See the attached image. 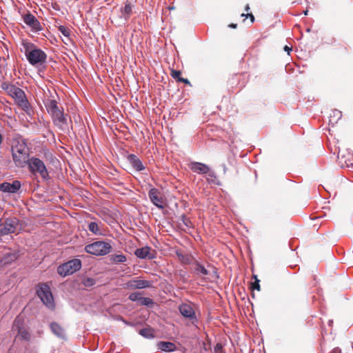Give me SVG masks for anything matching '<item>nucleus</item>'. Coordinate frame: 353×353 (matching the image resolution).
I'll list each match as a JSON object with an SVG mask.
<instances>
[{
    "instance_id": "25",
    "label": "nucleus",
    "mask_w": 353,
    "mask_h": 353,
    "mask_svg": "<svg viewBox=\"0 0 353 353\" xmlns=\"http://www.w3.org/2000/svg\"><path fill=\"white\" fill-rule=\"evenodd\" d=\"M17 259V255L15 253L10 252V250L6 252L3 256L1 259V263L3 265L10 263Z\"/></svg>"
},
{
    "instance_id": "31",
    "label": "nucleus",
    "mask_w": 353,
    "mask_h": 353,
    "mask_svg": "<svg viewBox=\"0 0 353 353\" xmlns=\"http://www.w3.org/2000/svg\"><path fill=\"white\" fill-rule=\"evenodd\" d=\"M141 305L151 306L153 305V301L149 297H141L139 302Z\"/></svg>"
},
{
    "instance_id": "30",
    "label": "nucleus",
    "mask_w": 353,
    "mask_h": 353,
    "mask_svg": "<svg viewBox=\"0 0 353 353\" xmlns=\"http://www.w3.org/2000/svg\"><path fill=\"white\" fill-rule=\"evenodd\" d=\"M180 220L183 223V224L188 228H193V224L192 221H190V218H188L185 214H183L181 216Z\"/></svg>"
},
{
    "instance_id": "8",
    "label": "nucleus",
    "mask_w": 353,
    "mask_h": 353,
    "mask_svg": "<svg viewBox=\"0 0 353 353\" xmlns=\"http://www.w3.org/2000/svg\"><path fill=\"white\" fill-rule=\"evenodd\" d=\"M81 268V261L80 259H72L62 265H60L57 268V272L62 276L72 274L77 271L79 270Z\"/></svg>"
},
{
    "instance_id": "1",
    "label": "nucleus",
    "mask_w": 353,
    "mask_h": 353,
    "mask_svg": "<svg viewBox=\"0 0 353 353\" xmlns=\"http://www.w3.org/2000/svg\"><path fill=\"white\" fill-rule=\"evenodd\" d=\"M26 57L31 65L38 66L46 63L47 54L41 49L37 48L33 43L23 41L21 43Z\"/></svg>"
},
{
    "instance_id": "21",
    "label": "nucleus",
    "mask_w": 353,
    "mask_h": 353,
    "mask_svg": "<svg viewBox=\"0 0 353 353\" xmlns=\"http://www.w3.org/2000/svg\"><path fill=\"white\" fill-rule=\"evenodd\" d=\"M157 347L163 352H171L176 350V346L174 343L168 341H160L157 343Z\"/></svg>"
},
{
    "instance_id": "41",
    "label": "nucleus",
    "mask_w": 353,
    "mask_h": 353,
    "mask_svg": "<svg viewBox=\"0 0 353 353\" xmlns=\"http://www.w3.org/2000/svg\"><path fill=\"white\" fill-rule=\"evenodd\" d=\"M236 26H237V25H236V24H235V23H231V24H230V25H229V27H230V28H236Z\"/></svg>"
},
{
    "instance_id": "3",
    "label": "nucleus",
    "mask_w": 353,
    "mask_h": 353,
    "mask_svg": "<svg viewBox=\"0 0 353 353\" xmlns=\"http://www.w3.org/2000/svg\"><path fill=\"white\" fill-rule=\"evenodd\" d=\"M12 154L15 165L21 168L27 165L30 159L29 158L28 149L25 143L18 142L12 145Z\"/></svg>"
},
{
    "instance_id": "40",
    "label": "nucleus",
    "mask_w": 353,
    "mask_h": 353,
    "mask_svg": "<svg viewBox=\"0 0 353 353\" xmlns=\"http://www.w3.org/2000/svg\"><path fill=\"white\" fill-rule=\"evenodd\" d=\"M341 352V350L338 348L336 349H334L333 350H332L330 353H340Z\"/></svg>"
},
{
    "instance_id": "10",
    "label": "nucleus",
    "mask_w": 353,
    "mask_h": 353,
    "mask_svg": "<svg viewBox=\"0 0 353 353\" xmlns=\"http://www.w3.org/2000/svg\"><path fill=\"white\" fill-rule=\"evenodd\" d=\"M51 116L52 122L55 126L62 131H65L68 129V123L67 120V115L63 112V108H61V110Z\"/></svg>"
},
{
    "instance_id": "22",
    "label": "nucleus",
    "mask_w": 353,
    "mask_h": 353,
    "mask_svg": "<svg viewBox=\"0 0 353 353\" xmlns=\"http://www.w3.org/2000/svg\"><path fill=\"white\" fill-rule=\"evenodd\" d=\"M46 108L48 112L52 115V114L59 111L61 108L58 106L57 101L54 99H49L45 103Z\"/></svg>"
},
{
    "instance_id": "11",
    "label": "nucleus",
    "mask_w": 353,
    "mask_h": 353,
    "mask_svg": "<svg viewBox=\"0 0 353 353\" xmlns=\"http://www.w3.org/2000/svg\"><path fill=\"white\" fill-rule=\"evenodd\" d=\"M152 282L147 280L134 279L125 283V288L130 290L144 289L150 288Z\"/></svg>"
},
{
    "instance_id": "18",
    "label": "nucleus",
    "mask_w": 353,
    "mask_h": 353,
    "mask_svg": "<svg viewBox=\"0 0 353 353\" xmlns=\"http://www.w3.org/2000/svg\"><path fill=\"white\" fill-rule=\"evenodd\" d=\"M134 254L139 259L148 258L149 259H153L154 258V254L151 253V248L148 246L137 249Z\"/></svg>"
},
{
    "instance_id": "13",
    "label": "nucleus",
    "mask_w": 353,
    "mask_h": 353,
    "mask_svg": "<svg viewBox=\"0 0 353 353\" xmlns=\"http://www.w3.org/2000/svg\"><path fill=\"white\" fill-rule=\"evenodd\" d=\"M189 168L195 173L204 174L209 173V176H214V173L210 172V168L205 163L200 162H191L189 163Z\"/></svg>"
},
{
    "instance_id": "42",
    "label": "nucleus",
    "mask_w": 353,
    "mask_h": 353,
    "mask_svg": "<svg viewBox=\"0 0 353 353\" xmlns=\"http://www.w3.org/2000/svg\"><path fill=\"white\" fill-rule=\"evenodd\" d=\"M2 141H3V137L2 135L0 134V145H1L2 143Z\"/></svg>"
},
{
    "instance_id": "34",
    "label": "nucleus",
    "mask_w": 353,
    "mask_h": 353,
    "mask_svg": "<svg viewBox=\"0 0 353 353\" xmlns=\"http://www.w3.org/2000/svg\"><path fill=\"white\" fill-rule=\"evenodd\" d=\"M181 71L175 70H171V76H172V77L174 78V79H177L178 81H179V78H181Z\"/></svg>"
},
{
    "instance_id": "15",
    "label": "nucleus",
    "mask_w": 353,
    "mask_h": 353,
    "mask_svg": "<svg viewBox=\"0 0 353 353\" xmlns=\"http://www.w3.org/2000/svg\"><path fill=\"white\" fill-rule=\"evenodd\" d=\"M23 22L30 27L32 30L39 32L42 30L41 25L37 19L31 13L28 12L23 17Z\"/></svg>"
},
{
    "instance_id": "6",
    "label": "nucleus",
    "mask_w": 353,
    "mask_h": 353,
    "mask_svg": "<svg viewBox=\"0 0 353 353\" xmlns=\"http://www.w3.org/2000/svg\"><path fill=\"white\" fill-rule=\"evenodd\" d=\"M28 169L33 174H39L45 180L49 179V174L43 161L39 158L32 157L27 163Z\"/></svg>"
},
{
    "instance_id": "14",
    "label": "nucleus",
    "mask_w": 353,
    "mask_h": 353,
    "mask_svg": "<svg viewBox=\"0 0 353 353\" xmlns=\"http://www.w3.org/2000/svg\"><path fill=\"white\" fill-rule=\"evenodd\" d=\"M149 198L151 202L159 209L164 208L163 199L161 192L155 188H152L148 192Z\"/></svg>"
},
{
    "instance_id": "16",
    "label": "nucleus",
    "mask_w": 353,
    "mask_h": 353,
    "mask_svg": "<svg viewBox=\"0 0 353 353\" xmlns=\"http://www.w3.org/2000/svg\"><path fill=\"white\" fill-rule=\"evenodd\" d=\"M21 184L19 181L15 180L12 183L3 182L0 183V191L5 193H16L21 188Z\"/></svg>"
},
{
    "instance_id": "4",
    "label": "nucleus",
    "mask_w": 353,
    "mask_h": 353,
    "mask_svg": "<svg viewBox=\"0 0 353 353\" xmlns=\"http://www.w3.org/2000/svg\"><path fill=\"white\" fill-rule=\"evenodd\" d=\"M12 330L16 332L15 340L30 342L32 339V334L30 328L25 325L23 317L17 316L12 324Z\"/></svg>"
},
{
    "instance_id": "37",
    "label": "nucleus",
    "mask_w": 353,
    "mask_h": 353,
    "mask_svg": "<svg viewBox=\"0 0 353 353\" xmlns=\"http://www.w3.org/2000/svg\"><path fill=\"white\" fill-rule=\"evenodd\" d=\"M241 16L242 17H245L246 18L247 17H250V19H251L252 23H253L254 21V17L253 16L252 14H248H248H245L243 13V14H241Z\"/></svg>"
},
{
    "instance_id": "24",
    "label": "nucleus",
    "mask_w": 353,
    "mask_h": 353,
    "mask_svg": "<svg viewBox=\"0 0 353 353\" xmlns=\"http://www.w3.org/2000/svg\"><path fill=\"white\" fill-rule=\"evenodd\" d=\"M101 223H97L95 221H92L88 223V228L90 232H92L94 235H101L103 234L102 230L101 229Z\"/></svg>"
},
{
    "instance_id": "27",
    "label": "nucleus",
    "mask_w": 353,
    "mask_h": 353,
    "mask_svg": "<svg viewBox=\"0 0 353 353\" xmlns=\"http://www.w3.org/2000/svg\"><path fill=\"white\" fill-rule=\"evenodd\" d=\"M342 117V112L339 110H334L332 111V114L330 116L329 122L332 125L338 122L339 119Z\"/></svg>"
},
{
    "instance_id": "43",
    "label": "nucleus",
    "mask_w": 353,
    "mask_h": 353,
    "mask_svg": "<svg viewBox=\"0 0 353 353\" xmlns=\"http://www.w3.org/2000/svg\"><path fill=\"white\" fill-rule=\"evenodd\" d=\"M245 11H248V10H250V6H249V5H246V6H245Z\"/></svg>"
},
{
    "instance_id": "20",
    "label": "nucleus",
    "mask_w": 353,
    "mask_h": 353,
    "mask_svg": "<svg viewBox=\"0 0 353 353\" xmlns=\"http://www.w3.org/2000/svg\"><path fill=\"white\" fill-rule=\"evenodd\" d=\"M176 255L181 263L185 265H189L193 263L195 260L194 257L188 254H183L181 250H176Z\"/></svg>"
},
{
    "instance_id": "29",
    "label": "nucleus",
    "mask_w": 353,
    "mask_h": 353,
    "mask_svg": "<svg viewBox=\"0 0 353 353\" xmlns=\"http://www.w3.org/2000/svg\"><path fill=\"white\" fill-rule=\"evenodd\" d=\"M110 261L114 263H124L127 261L126 256L120 254H113L110 256Z\"/></svg>"
},
{
    "instance_id": "5",
    "label": "nucleus",
    "mask_w": 353,
    "mask_h": 353,
    "mask_svg": "<svg viewBox=\"0 0 353 353\" xmlns=\"http://www.w3.org/2000/svg\"><path fill=\"white\" fill-rule=\"evenodd\" d=\"M111 245L103 241H94L85 247V251L90 254L95 256H104L110 252Z\"/></svg>"
},
{
    "instance_id": "26",
    "label": "nucleus",
    "mask_w": 353,
    "mask_h": 353,
    "mask_svg": "<svg viewBox=\"0 0 353 353\" xmlns=\"http://www.w3.org/2000/svg\"><path fill=\"white\" fill-rule=\"evenodd\" d=\"M52 332L58 337L63 339L65 337L64 330L57 323L53 322L50 324Z\"/></svg>"
},
{
    "instance_id": "17",
    "label": "nucleus",
    "mask_w": 353,
    "mask_h": 353,
    "mask_svg": "<svg viewBox=\"0 0 353 353\" xmlns=\"http://www.w3.org/2000/svg\"><path fill=\"white\" fill-rule=\"evenodd\" d=\"M128 163L137 172H141L145 169L141 160L135 154H130L127 156Z\"/></svg>"
},
{
    "instance_id": "7",
    "label": "nucleus",
    "mask_w": 353,
    "mask_h": 353,
    "mask_svg": "<svg viewBox=\"0 0 353 353\" xmlns=\"http://www.w3.org/2000/svg\"><path fill=\"white\" fill-rule=\"evenodd\" d=\"M37 294L47 307L51 310L54 308L52 294L50 288L47 284L41 285L37 290Z\"/></svg>"
},
{
    "instance_id": "9",
    "label": "nucleus",
    "mask_w": 353,
    "mask_h": 353,
    "mask_svg": "<svg viewBox=\"0 0 353 353\" xmlns=\"http://www.w3.org/2000/svg\"><path fill=\"white\" fill-rule=\"evenodd\" d=\"M19 221L16 218L0 219V236L17 232Z\"/></svg>"
},
{
    "instance_id": "39",
    "label": "nucleus",
    "mask_w": 353,
    "mask_h": 353,
    "mask_svg": "<svg viewBox=\"0 0 353 353\" xmlns=\"http://www.w3.org/2000/svg\"><path fill=\"white\" fill-rule=\"evenodd\" d=\"M284 50H285V52H288V54H290V51L292 50V48H290V47H289V46H285L284 47Z\"/></svg>"
},
{
    "instance_id": "28",
    "label": "nucleus",
    "mask_w": 353,
    "mask_h": 353,
    "mask_svg": "<svg viewBox=\"0 0 353 353\" xmlns=\"http://www.w3.org/2000/svg\"><path fill=\"white\" fill-rule=\"evenodd\" d=\"M139 334L145 339L154 338V330L151 327H145L141 329L139 332Z\"/></svg>"
},
{
    "instance_id": "36",
    "label": "nucleus",
    "mask_w": 353,
    "mask_h": 353,
    "mask_svg": "<svg viewBox=\"0 0 353 353\" xmlns=\"http://www.w3.org/2000/svg\"><path fill=\"white\" fill-rule=\"evenodd\" d=\"M95 283L94 280L91 278H88L84 281V285L85 286H92Z\"/></svg>"
},
{
    "instance_id": "19",
    "label": "nucleus",
    "mask_w": 353,
    "mask_h": 353,
    "mask_svg": "<svg viewBox=\"0 0 353 353\" xmlns=\"http://www.w3.org/2000/svg\"><path fill=\"white\" fill-rule=\"evenodd\" d=\"M133 6L130 2L126 1L124 8H121V18L123 19L125 21H127L130 18L132 14Z\"/></svg>"
},
{
    "instance_id": "12",
    "label": "nucleus",
    "mask_w": 353,
    "mask_h": 353,
    "mask_svg": "<svg viewBox=\"0 0 353 353\" xmlns=\"http://www.w3.org/2000/svg\"><path fill=\"white\" fill-rule=\"evenodd\" d=\"M179 310L181 315L192 321V323L197 322L195 311L193 307L188 303H182L179 305Z\"/></svg>"
},
{
    "instance_id": "23",
    "label": "nucleus",
    "mask_w": 353,
    "mask_h": 353,
    "mask_svg": "<svg viewBox=\"0 0 353 353\" xmlns=\"http://www.w3.org/2000/svg\"><path fill=\"white\" fill-rule=\"evenodd\" d=\"M194 265V272L198 276H207L209 274L208 270L201 265L197 260H194L193 263Z\"/></svg>"
},
{
    "instance_id": "35",
    "label": "nucleus",
    "mask_w": 353,
    "mask_h": 353,
    "mask_svg": "<svg viewBox=\"0 0 353 353\" xmlns=\"http://www.w3.org/2000/svg\"><path fill=\"white\" fill-rule=\"evenodd\" d=\"M255 281L252 283V288L253 290H260L259 280L257 279L256 276H254Z\"/></svg>"
},
{
    "instance_id": "32",
    "label": "nucleus",
    "mask_w": 353,
    "mask_h": 353,
    "mask_svg": "<svg viewBox=\"0 0 353 353\" xmlns=\"http://www.w3.org/2000/svg\"><path fill=\"white\" fill-rule=\"evenodd\" d=\"M59 31L68 39H70V30L63 26H60L58 28Z\"/></svg>"
},
{
    "instance_id": "38",
    "label": "nucleus",
    "mask_w": 353,
    "mask_h": 353,
    "mask_svg": "<svg viewBox=\"0 0 353 353\" xmlns=\"http://www.w3.org/2000/svg\"><path fill=\"white\" fill-rule=\"evenodd\" d=\"M179 81L183 82L185 83H190L189 81L187 79H183V78H179Z\"/></svg>"
},
{
    "instance_id": "33",
    "label": "nucleus",
    "mask_w": 353,
    "mask_h": 353,
    "mask_svg": "<svg viewBox=\"0 0 353 353\" xmlns=\"http://www.w3.org/2000/svg\"><path fill=\"white\" fill-rule=\"evenodd\" d=\"M141 297V294L139 292H133L130 294L129 299L132 301L139 302Z\"/></svg>"
},
{
    "instance_id": "2",
    "label": "nucleus",
    "mask_w": 353,
    "mask_h": 353,
    "mask_svg": "<svg viewBox=\"0 0 353 353\" xmlns=\"http://www.w3.org/2000/svg\"><path fill=\"white\" fill-rule=\"evenodd\" d=\"M3 88L14 99L17 105L25 111L27 114L31 115L33 113L32 108L23 90L12 84L6 85Z\"/></svg>"
},
{
    "instance_id": "44",
    "label": "nucleus",
    "mask_w": 353,
    "mask_h": 353,
    "mask_svg": "<svg viewBox=\"0 0 353 353\" xmlns=\"http://www.w3.org/2000/svg\"><path fill=\"white\" fill-rule=\"evenodd\" d=\"M307 12H308V10H305V11H304V14H305V15H307Z\"/></svg>"
}]
</instances>
